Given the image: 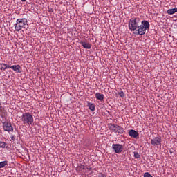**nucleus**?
<instances>
[{"label": "nucleus", "mask_w": 177, "mask_h": 177, "mask_svg": "<svg viewBox=\"0 0 177 177\" xmlns=\"http://www.w3.org/2000/svg\"><path fill=\"white\" fill-rule=\"evenodd\" d=\"M161 137H156L151 140V145L153 146H161Z\"/></svg>", "instance_id": "nucleus-8"}, {"label": "nucleus", "mask_w": 177, "mask_h": 177, "mask_svg": "<svg viewBox=\"0 0 177 177\" xmlns=\"http://www.w3.org/2000/svg\"><path fill=\"white\" fill-rule=\"evenodd\" d=\"M80 44L83 48H84V49H91V48H92V45L91 44L85 41H80Z\"/></svg>", "instance_id": "nucleus-10"}, {"label": "nucleus", "mask_w": 177, "mask_h": 177, "mask_svg": "<svg viewBox=\"0 0 177 177\" xmlns=\"http://www.w3.org/2000/svg\"><path fill=\"white\" fill-rule=\"evenodd\" d=\"M12 70L16 71V73H21V67L20 65H13L11 66Z\"/></svg>", "instance_id": "nucleus-11"}, {"label": "nucleus", "mask_w": 177, "mask_h": 177, "mask_svg": "<svg viewBox=\"0 0 177 177\" xmlns=\"http://www.w3.org/2000/svg\"><path fill=\"white\" fill-rule=\"evenodd\" d=\"M112 149L116 154H120V153H122L124 147L121 144H113Z\"/></svg>", "instance_id": "nucleus-6"}, {"label": "nucleus", "mask_w": 177, "mask_h": 177, "mask_svg": "<svg viewBox=\"0 0 177 177\" xmlns=\"http://www.w3.org/2000/svg\"><path fill=\"white\" fill-rule=\"evenodd\" d=\"M177 12V8H171L167 10V15H174Z\"/></svg>", "instance_id": "nucleus-14"}, {"label": "nucleus", "mask_w": 177, "mask_h": 177, "mask_svg": "<svg viewBox=\"0 0 177 177\" xmlns=\"http://www.w3.org/2000/svg\"><path fill=\"white\" fill-rule=\"evenodd\" d=\"M10 138L12 140H16V136L11 135Z\"/></svg>", "instance_id": "nucleus-21"}, {"label": "nucleus", "mask_w": 177, "mask_h": 177, "mask_svg": "<svg viewBox=\"0 0 177 177\" xmlns=\"http://www.w3.org/2000/svg\"><path fill=\"white\" fill-rule=\"evenodd\" d=\"M21 121L24 125H32L34 124V116L30 112H26L22 115Z\"/></svg>", "instance_id": "nucleus-3"}, {"label": "nucleus", "mask_w": 177, "mask_h": 177, "mask_svg": "<svg viewBox=\"0 0 177 177\" xmlns=\"http://www.w3.org/2000/svg\"><path fill=\"white\" fill-rule=\"evenodd\" d=\"M8 165V160L0 162V168H5Z\"/></svg>", "instance_id": "nucleus-16"}, {"label": "nucleus", "mask_w": 177, "mask_h": 177, "mask_svg": "<svg viewBox=\"0 0 177 177\" xmlns=\"http://www.w3.org/2000/svg\"><path fill=\"white\" fill-rule=\"evenodd\" d=\"M147 30H150V23L147 21H142L141 24L138 25V28L136 30V32H134V34L137 35H145Z\"/></svg>", "instance_id": "nucleus-1"}, {"label": "nucleus", "mask_w": 177, "mask_h": 177, "mask_svg": "<svg viewBox=\"0 0 177 177\" xmlns=\"http://www.w3.org/2000/svg\"><path fill=\"white\" fill-rule=\"evenodd\" d=\"M120 97H125V93H124V91H120L118 93Z\"/></svg>", "instance_id": "nucleus-18"}, {"label": "nucleus", "mask_w": 177, "mask_h": 177, "mask_svg": "<svg viewBox=\"0 0 177 177\" xmlns=\"http://www.w3.org/2000/svg\"><path fill=\"white\" fill-rule=\"evenodd\" d=\"M0 147L2 149H8V144L5 142L0 141Z\"/></svg>", "instance_id": "nucleus-15"}, {"label": "nucleus", "mask_w": 177, "mask_h": 177, "mask_svg": "<svg viewBox=\"0 0 177 177\" xmlns=\"http://www.w3.org/2000/svg\"><path fill=\"white\" fill-rule=\"evenodd\" d=\"M23 2H26V0H21Z\"/></svg>", "instance_id": "nucleus-23"}, {"label": "nucleus", "mask_w": 177, "mask_h": 177, "mask_svg": "<svg viewBox=\"0 0 177 177\" xmlns=\"http://www.w3.org/2000/svg\"><path fill=\"white\" fill-rule=\"evenodd\" d=\"M0 106H1V102H0Z\"/></svg>", "instance_id": "nucleus-24"}, {"label": "nucleus", "mask_w": 177, "mask_h": 177, "mask_svg": "<svg viewBox=\"0 0 177 177\" xmlns=\"http://www.w3.org/2000/svg\"><path fill=\"white\" fill-rule=\"evenodd\" d=\"M3 128L6 132H12L13 131V127H12V124L9 122H4L3 123Z\"/></svg>", "instance_id": "nucleus-7"}, {"label": "nucleus", "mask_w": 177, "mask_h": 177, "mask_svg": "<svg viewBox=\"0 0 177 177\" xmlns=\"http://www.w3.org/2000/svg\"><path fill=\"white\" fill-rule=\"evenodd\" d=\"M95 97L96 99H97V100H100V102H102L104 100V95L101 94L100 93H96Z\"/></svg>", "instance_id": "nucleus-12"}, {"label": "nucleus", "mask_w": 177, "mask_h": 177, "mask_svg": "<svg viewBox=\"0 0 177 177\" xmlns=\"http://www.w3.org/2000/svg\"><path fill=\"white\" fill-rule=\"evenodd\" d=\"M140 24V19L138 17L131 18L129 22V30L130 31H136Z\"/></svg>", "instance_id": "nucleus-4"}, {"label": "nucleus", "mask_w": 177, "mask_h": 177, "mask_svg": "<svg viewBox=\"0 0 177 177\" xmlns=\"http://www.w3.org/2000/svg\"><path fill=\"white\" fill-rule=\"evenodd\" d=\"M26 26H28V20L26 18L17 19L15 24V30L19 32L23 28H26Z\"/></svg>", "instance_id": "nucleus-2"}, {"label": "nucleus", "mask_w": 177, "mask_h": 177, "mask_svg": "<svg viewBox=\"0 0 177 177\" xmlns=\"http://www.w3.org/2000/svg\"><path fill=\"white\" fill-rule=\"evenodd\" d=\"M97 177H107V176L106 174L100 173L97 176Z\"/></svg>", "instance_id": "nucleus-20"}, {"label": "nucleus", "mask_w": 177, "mask_h": 177, "mask_svg": "<svg viewBox=\"0 0 177 177\" xmlns=\"http://www.w3.org/2000/svg\"><path fill=\"white\" fill-rule=\"evenodd\" d=\"M129 135L131 138H138V136H139V133L133 129H131L129 131Z\"/></svg>", "instance_id": "nucleus-9"}, {"label": "nucleus", "mask_w": 177, "mask_h": 177, "mask_svg": "<svg viewBox=\"0 0 177 177\" xmlns=\"http://www.w3.org/2000/svg\"><path fill=\"white\" fill-rule=\"evenodd\" d=\"M135 158H140V155L138 152H134Z\"/></svg>", "instance_id": "nucleus-19"}, {"label": "nucleus", "mask_w": 177, "mask_h": 177, "mask_svg": "<svg viewBox=\"0 0 177 177\" xmlns=\"http://www.w3.org/2000/svg\"><path fill=\"white\" fill-rule=\"evenodd\" d=\"M7 68H12V66H10L9 64H6V70L7 69Z\"/></svg>", "instance_id": "nucleus-22"}, {"label": "nucleus", "mask_w": 177, "mask_h": 177, "mask_svg": "<svg viewBox=\"0 0 177 177\" xmlns=\"http://www.w3.org/2000/svg\"><path fill=\"white\" fill-rule=\"evenodd\" d=\"M109 128L111 131L115 132V133H124V128L118 124H109Z\"/></svg>", "instance_id": "nucleus-5"}, {"label": "nucleus", "mask_w": 177, "mask_h": 177, "mask_svg": "<svg viewBox=\"0 0 177 177\" xmlns=\"http://www.w3.org/2000/svg\"><path fill=\"white\" fill-rule=\"evenodd\" d=\"M89 110H91V111H95V109L96 107V106L95 105V104H92L91 102H88V104H87Z\"/></svg>", "instance_id": "nucleus-13"}, {"label": "nucleus", "mask_w": 177, "mask_h": 177, "mask_svg": "<svg viewBox=\"0 0 177 177\" xmlns=\"http://www.w3.org/2000/svg\"><path fill=\"white\" fill-rule=\"evenodd\" d=\"M0 69L2 70L3 71H5V70H6V64H4V63L0 64Z\"/></svg>", "instance_id": "nucleus-17"}]
</instances>
